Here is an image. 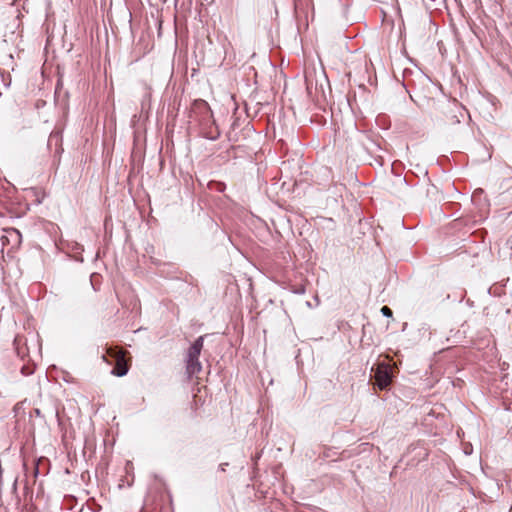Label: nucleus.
Wrapping results in <instances>:
<instances>
[{
    "instance_id": "obj_1",
    "label": "nucleus",
    "mask_w": 512,
    "mask_h": 512,
    "mask_svg": "<svg viewBox=\"0 0 512 512\" xmlns=\"http://www.w3.org/2000/svg\"><path fill=\"white\" fill-rule=\"evenodd\" d=\"M192 113L197 117L200 127V134L209 140H217L220 137V131L213 118V113L204 100H196L193 105Z\"/></svg>"
},
{
    "instance_id": "obj_2",
    "label": "nucleus",
    "mask_w": 512,
    "mask_h": 512,
    "mask_svg": "<svg viewBox=\"0 0 512 512\" xmlns=\"http://www.w3.org/2000/svg\"><path fill=\"white\" fill-rule=\"evenodd\" d=\"M374 371L375 384L380 390L386 389L392 382L391 366L388 363H378Z\"/></svg>"
},
{
    "instance_id": "obj_3",
    "label": "nucleus",
    "mask_w": 512,
    "mask_h": 512,
    "mask_svg": "<svg viewBox=\"0 0 512 512\" xmlns=\"http://www.w3.org/2000/svg\"><path fill=\"white\" fill-rule=\"evenodd\" d=\"M107 355L116 362V365L112 370V374L118 377L126 375L128 372V366L124 359V352L116 348H108Z\"/></svg>"
},
{
    "instance_id": "obj_4",
    "label": "nucleus",
    "mask_w": 512,
    "mask_h": 512,
    "mask_svg": "<svg viewBox=\"0 0 512 512\" xmlns=\"http://www.w3.org/2000/svg\"><path fill=\"white\" fill-rule=\"evenodd\" d=\"M202 370L201 362L199 358L186 357V373L189 378L197 375Z\"/></svg>"
},
{
    "instance_id": "obj_5",
    "label": "nucleus",
    "mask_w": 512,
    "mask_h": 512,
    "mask_svg": "<svg viewBox=\"0 0 512 512\" xmlns=\"http://www.w3.org/2000/svg\"><path fill=\"white\" fill-rule=\"evenodd\" d=\"M5 235L2 236V240H6L8 243H12V246H18L21 243L22 235L19 230L15 228H9L4 230Z\"/></svg>"
},
{
    "instance_id": "obj_6",
    "label": "nucleus",
    "mask_w": 512,
    "mask_h": 512,
    "mask_svg": "<svg viewBox=\"0 0 512 512\" xmlns=\"http://www.w3.org/2000/svg\"><path fill=\"white\" fill-rule=\"evenodd\" d=\"M203 342H204V337L203 336L198 337L194 341V343L190 346V348L188 349L186 357H189L192 359L199 358V356L201 354V350L203 348Z\"/></svg>"
},
{
    "instance_id": "obj_7",
    "label": "nucleus",
    "mask_w": 512,
    "mask_h": 512,
    "mask_svg": "<svg viewBox=\"0 0 512 512\" xmlns=\"http://www.w3.org/2000/svg\"><path fill=\"white\" fill-rule=\"evenodd\" d=\"M62 139V133L59 130H53L48 139V145L51 146L53 143L57 146Z\"/></svg>"
},
{
    "instance_id": "obj_8",
    "label": "nucleus",
    "mask_w": 512,
    "mask_h": 512,
    "mask_svg": "<svg viewBox=\"0 0 512 512\" xmlns=\"http://www.w3.org/2000/svg\"><path fill=\"white\" fill-rule=\"evenodd\" d=\"M381 313L383 314V316L385 317H392L393 315V312L392 310L388 307V306H383L381 308Z\"/></svg>"
},
{
    "instance_id": "obj_9",
    "label": "nucleus",
    "mask_w": 512,
    "mask_h": 512,
    "mask_svg": "<svg viewBox=\"0 0 512 512\" xmlns=\"http://www.w3.org/2000/svg\"><path fill=\"white\" fill-rule=\"evenodd\" d=\"M216 190L219 191V192H222L225 188V185L223 183H216Z\"/></svg>"
},
{
    "instance_id": "obj_10",
    "label": "nucleus",
    "mask_w": 512,
    "mask_h": 512,
    "mask_svg": "<svg viewBox=\"0 0 512 512\" xmlns=\"http://www.w3.org/2000/svg\"><path fill=\"white\" fill-rule=\"evenodd\" d=\"M31 373H32V371H31V370H26V367H25V366H23V367H22V374H24V375H29V374H31Z\"/></svg>"
},
{
    "instance_id": "obj_11",
    "label": "nucleus",
    "mask_w": 512,
    "mask_h": 512,
    "mask_svg": "<svg viewBox=\"0 0 512 512\" xmlns=\"http://www.w3.org/2000/svg\"><path fill=\"white\" fill-rule=\"evenodd\" d=\"M34 412L37 416H41V412H40V409L36 408L34 409Z\"/></svg>"
},
{
    "instance_id": "obj_12",
    "label": "nucleus",
    "mask_w": 512,
    "mask_h": 512,
    "mask_svg": "<svg viewBox=\"0 0 512 512\" xmlns=\"http://www.w3.org/2000/svg\"><path fill=\"white\" fill-rule=\"evenodd\" d=\"M226 465H227V463H225V464H221V465H220V468H221V470H222V471H225V466H226Z\"/></svg>"
},
{
    "instance_id": "obj_13",
    "label": "nucleus",
    "mask_w": 512,
    "mask_h": 512,
    "mask_svg": "<svg viewBox=\"0 0 512 512\" xmlns=\"http://www.w3.org/2000/svg\"><path fill=\"white\" fill-rule=\"evenodd\" d=\"M102 358H103L105 361L109 362V361L106 359V356H105V355H102Z\"/></svg>"
},
{
    "instance_id": "obj_14",
    "label": "nucleus",
    "mask_w": 512,
    "mask_h": 512,
    "mask_svg": "<svg viewBox=\"0 0 512 512\" xmlns=\"http://www.w3.org/2000/svg\"><path fill=\"white\" fill-rule=\"evenodd\" d=\"M508 242H509L510 244H512V239L510 238V239L508 240ZM511 247H512V245H511Z\"/></svg>"
}]
</instances>
